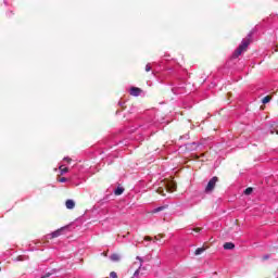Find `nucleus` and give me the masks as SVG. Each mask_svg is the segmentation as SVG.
Instances as JSON below:
<instances>
[{"label": "nucleus", "instance_id": "1", "mask_svg": "<svg viewBox=\"0 0 278 278\" xmlns=\"http://www.w3.org/2000/svg\"><path fill=\"white\" fill-rule=\"evenodd\" d=\"M177 190V182L174 180H166L161 182V186L157 188V194L161 197H166V192H175Z\"/></svg>", "mask_w": 278, "mask_h": 278}, {"label": "nucleus", "instance_id": "2", "mask_svg": "<svg viewBox=\"0 0 278 278\" xmlns=\"http://www.w3.org/2000/svg\"><path fill=\"white\" fill-rule=\"evenodd\" d=\"M249 45H251V38L248 37L241 41L239 47L235 50L232 58H240L241 53L247 52V49H249Z\"/></svg>", "mask_w": 278, "mask_h": 278}, {"label": "nucleus", "instance_id": "3", "mask_svg": "<svg viewBox=\"0 0 278 278\" xmlns=\"http://www.w3.org/2000/svg\"><path fill=\"white\" fill-rule=\"evenodd\" d=\"M216 184H218V177L214 176L207 182V185H206V187L204 189V192H206V194H210V192H214V189L216 188Z\"/></svg>", "mask_w": 278, "mask_h": 278}, {"label": "nucleus", "instance_id": "4", "mask_svg": "<svg viewBox=\"0 0 278 278\" xmlns=\"http://www.w3.org/2000/svg\"><path fill=\"white\" fill-rule=\"evenodd\" d=\"M66 229H68V226L61 227L60 229L51 233L52 238H60V236H62V232L66 231Z\"/></svg>", "mask_w": 278, "mask_h": 278}, {"label": "nucleus", "instance_id": "5", "mask_svg": "<svg viewBox=\"0 0 278 278\" xmlns=\"http://www.w3.org/2000/svg\"><path fill=\"white\" fill-rule=\"evenodd\" d=\"M130 94H131V97H140V94H142V89H140L138 87H131Z\"/></svg>", "mask_w": 278, "mask_h": 278}, {"label": "nucleus", "instance_id": "6", "mask_svg": "<svg viewBox=\"0 0 278 278\" xmlns=\"http://www.w3.org/2000/svg\"><path fill=\"white\" fill-rule=\"evenodd\" d=\"M224 249H225V251H231V250L236 249V244H233V242H226V243H224Z\"/></svg>", "mask_w": 278, "mask_h": 278}, {"label": "nucleus", "instance_id": "7", "mask_svg": "<svg viewBox=\"0 0 278 278\" xmlns=\"http://www.w3.org/2000/svg\"><path fill=\"white\" fill-rule=\"evenodd\" d=\"M65 205H66L67 210H74L75 208V201L66 200Z\"/></svg>", "mask_w": 278, "mask_h": 278}, {"label": "nucleus", "instance_id": "8", "mask_svg": "<svg viewBox=\"0 0 278 278\" xmlns=\"http://www.w3.org/2000/svg\"><path fill=\"white\" fill-rule=\"evenodd\" d=\"M206 250H207V248H205V247L198 248V249L194 251V255H201V253H205Z\"/></svg>", "mask_w": 278, "mask_h": 278}, {"label": "nucleus", "instance_id": "9", "mask_svg": "<svg viewBox=\"0 0 278 278\" xmlns=\"http://www.w3.org/2000/svg\"><path fill=\"white\" fill-rule=\"evenodd\" d=\"M125 192V188L122 187H117V189H115V195L116 197H121V194H123Z\"/></svg>", "mask_w": 278, "mask_h": 278}, {"label": "nucleus", "instance_id": "10", "mask_svg": "<svg viewBox=\"0 0 278 278\" xmlns=\"http://www.w3.org/2000/svg\"><path fill=\"white\" fill-rule=\"evenodd\" d=\"M111 261L112 262H121V255L117 253H114L111 255Z\"/></svg>", "mask_w": 278, "mask_h": 278}, {"label": "nucleus", "instance_id": "11", "mask_svg": "<svg viewBox=\"0 0 278 278\" xmlns=\"http://www.w3.org/2000/svg\"><path fill=\"white\" fill-rule=\"evenodd\" d=\"M136 260L139 261V264H138L139 269L146 270V268L142 267V264H144V260H142V257L140 256H137Z\"/></svg>", "mask_w": 278, "mask_h": 278}, {"label": "nucleus", "instance_id": "12", "mask_svg": "<svg viewBox=\"0 0 278 278\" xmlns=\"http://www.w3.org/2000/svg\"><path fill=\"white\" fill-rule=\"evenodd\" d=\"M167 206H159L154 210H152V214H157L159 212H164V210H166Z\"/></svg>", "mask_w": 278, "mask_h": 278}, {"label": "nucleus", "instance_id": "13", "mask_svg": "<svg viewBox=\"0 0 278 278\" xmlns=\"http://www.w3.org/2000/svg\"><path fill=\"white\" fill-rule=\"evenodd\" d=\"M271 99H273V97L266 96L265 98H263L262 103H264V105H266V103H270Z\"/></svg>", "mask_w": 278, "mask_h": 278}, {"label": "nucleus", "instance_id": "14", "mask_svg": "<svg viewBox=\"0 0 278 278\" xmlns=\"http://www.w3.org/2000/svg\"><path fill=\"white\" fill-rule=\"evenodd\" d=\"M59 170L61 172V175H64V173H68V167H64V165H61L59 167Z\"/></svg>", "mask_w": 278, "mask_h": 278}, {"label": "nucleus", "instance_id": "15", "mask_svg": "<svg viewBox=\"0 0 278 278\" xmlns=\"http://www.w3.org/2000/svg\"><path fill=\"white\" fill-rule=\"evenodd\" d=\"M253 193V188L252 187H249L244 190V194L249 195V194H252Z\"/></svg>", "mask_w": 278, "mask_h": 278}, {"label": "nucleus", "instance_id": "16", "mask_svg": "<svg viewBox=\"0 0 278 278\" xmlns=\"http://www.w3.org/2000/svg\"><path fill=\"white\" fill-rule=\"evenodd\" d=\"M263 262H266V260H270V254H265L262 257Z\"/></svg>", "mask_w": 278, "mask_h": 278}, {"label": "nucleus", "instance_id": "17", "mask_svg": "<svg viewBox=\"0 0 278 278\" xmlns=\"http://www.w3.org/2000/svg\"><path fill=\"white\" fill-rule=\"evenodd\" d=\"M110 278H118V275H116V271H111Z\"/></svg>", "mask_w": 278, "mask_h": 278}, {"label": "nucleus", "instance_id": "18", "mask_svg": "<svg viewBox=\"0 0 278 278\" xmlns=\"http://www.w3.org/2000/svg\"><path fill=\"white\" fill-rule=\"evenodd\" d=\"M63 160L64 162H67V164H71L73 162V159L71 157H64Z\"/></svg>", "mask_w": 278, "mask_h": 278}, {"label": "nucleus", "instance_id": "19", "mask_svg": "<svg viewBox=\"0 0 278 278\" xmlns=\"http://www.w3.org/2000/svg\"><path fill=\"white\" fill-rule=\"evenodd\" d=\"M140 267H138V269L134 273V277H138V275H140Z\"/></svg>", "mask_w": 278, "mask_h": 278}, {"label": "nucleus", "instance_id": "20", "mask_svg": "<svg viewBox=\"0 0 278 278\" xmlns=\"http://www.w3.org/2000/svg\"><path fill=\"white\" fill-rule=\"evenodd\" d=\"M59 181H60V184H64V182H66V178L65 177L59 178Z\"/></svg>", "mask_w": 278, "mask_h": 278}, {"label": "nucleus", "instance_id": "21", "mask_svg": "<svg viewBox=\"0 0 278 278\" xmlns=\"http://www.w3.org/2000/svg\"><path fill=\"white\" fill-rule=\"evenodd\" d=\"M203 230V228H193V231H195V233H199Z\"/></svg>", "mask_w": 278, "mask_h": 278}, {"label": "nucleus", "instance_id": "22", "mask_svg": "<svg viewBox=\"0 0 278 278\" xmlns=\"http://www.w3.org/2000/svg\"><path fill=\"white\" fill-rule=\"evenodd\" d=\"M151 71V65H146V73H149Z\"/></svg>", "mask_w": 278, "mask_h": 278}, {"label": "nucleus", "instance_id": "23", "mask_svg": "<svg viewBox=\"0 0 278 278\" xmlns=\"http://www.w3.org/2000/svg\"><path fill=\"white\" fill-rule=\"evenodd\" d=\"M144 240L148 242H151L152 238L151 237H144Z\"/></svg>", "mask_w": 278, "mask_h": 278}, {"label": "nucleus", "instance_id": "24", "mask_svg": "<svg viewBox=\"0 0 278 278\" xmlns=\"http://www.w3.org/2000/svg\"><path fill=\"white\" fill-rule=\"evenodd\" d=\"M51 277V274H46L45 276H41L40 278H49Z\"/></svg>", "mask_w": 278, "mask_h": 278}, {"label": "nucleus", "instance_id": "25", "mask_svg": "<svg viewBox=\"0 0 278 278\" xmlns=\"http://www.w3.org/2000/svg\"><path fill=\"white\" fill-rule=\"evenodd\" d=\"M154 239H155V240H160V238H157V237H155Z\"/></svg>", "mask_w": 278, "mask_h": 278}, {"label": "nucleus", "instance_id": "26", "mask_svg": "<svg viewBox=\"0 0 278 278\" xmlns=\"http://www.w3.org/2000/svg\"><path fill=\"white\" fill-rule=\"evenodd\" d=\"M134 264L136 265V264H138V263L135 262Z\"/></svg>", "mask_w": 278, "mask_h": 278}, {"label": "nucleus", "instance_id": "27", "mask_svg": "<svg viewBox=\"0 0 278 278\" xmlns=\"http://www.w3.org/2000/svg\"><path fill=\"white\" fill-rule=\"evenodd\" d=\"M0 271H1V267H0Z\"/></svg>", "mask_w": 278, "mask_h": 278}]
</instances>
